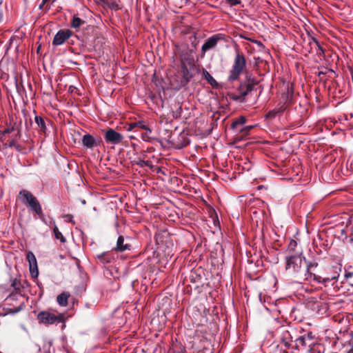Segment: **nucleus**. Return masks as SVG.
Wrapping results in <instances>:
<instances>
[{
	"label": "nucleus",
	"instance_id": "obj_1",
	"mask_svg": "<svg viewBox=\"0 0 353 353\" xmlns=\"http://www.w3.org/2000/svg\"><path fill=\"white\" fill-rule=\"evenodd\" d=\"M19 197L23 203L28 204L37 214H41L42 210L39 201L30 192L23 190L20 191Z\"/></svg>",
	"mask_w": 353,
	"mask_h": 353
},
{
	"label": "nucleus",
	"instance_id": "obj_2",
	"mask_svg": "<svg viewBox=\"0 0 353 353\" xmlns=\"http://www.w3.org/2000/svg\"><path fill=\"white\" fill-rule=\"evenodd\" d=\"M245 57L243 54H237L230 73L229 79L230 81L236 80L245 68Z\"/></svg>",
	"mask_w": 353,
	"mask_h": 353
},
{
	"label": "nucleus",
	"instance_id": "obj_3",
	"mask_svg": "<svg viewBox=\"0 0 353 353\" xmlns=\"http://www.w3.org/2000/svg\"><path fill=\"white\" fill-rule=\"evenodd\" d=\"M37 318L40 323L48 325L64 321V315L63 314H55L48 311L41 312L39 313Z\"/></svg>",
	"mask_w": 353,
	"mask_h": 353
},
{
	"label": "nucleus",
	"instance_id": "obj_4",
	"mask_svg": "<svg viewBox=\"0 0 353 353\" xmlns=\"http://www.w3.org/2000/svg\"><path fill=\"white\" fill-rule=\"evenodd\" d=\"M301 252L296 254L291 255L286 259V270L292 272H298L301 268L303 257Z\"/></svg>",
	"mask_w": 353,
	"mask_h": 353
},
{
	"label": "nucleus",
	"instance_id": "obj_5",
	"mask_svg": "<svg viewBox=\"0 0 353 353\" xmlns=\"http://www.w3.org/2000/svg\"><path fill=\"white\" fill-rule=\"evenodd\" d=\"M71 36V32L68 30H59L54 36L52 44L59 46L63 44Z\"/></svg>",
	"mask_w": 353,
	"mask_h": 353
},
{
	"label": "nucleus",
	"instance_id": "obj_6",
	"mask_svg": "<svg viewBox=\"0 0 353 353\" xmlns=\"http://www.w3.org/2000/svg\"><path fill=\"white\" fill-rule=\"evenodd\" d=\"M105 139L108 143L118 144L122 140V135L114 130L110 129L105 132Z\"/></svg>",
	"mask_w": 353,
	"mask_h": 353
},
{
	"label": "nucleus",
	"instance_id": "obj_7",
	"mask_svg": "<svg viewBox=\"0 0 353 353\" xmlns=\"http://www.w3.org/2000/svg\"><path fill=\"white\" fill-rule=\"evenodd\" d=\"M219 38L216 37H212L206 40L201 48V50L203 53L206 51L214 48L218 42Z\"/></svg>",
	"mask_w": 353,
	"mask_h": 353
},
{
	"label": "nucleus",
	"instance_id": "obj_8",
	"mask_svg": "<svg viewBox=\"0 0 353 353\" xmlns=\"http://www.w3.org/2000/svg\"><path fill=\"white\" fill-rule=\"evenodd\" d=\"M82 143L83 145L88 148H92L97 145L96 140L89 134H87L83 137Z\"/></svg>",
	"mask_w": 353,
	"mask_h": 353
},
{
	"label": "nucleus",
	"instance_id": "obj_9",
	"mask_svg": "<svg viewBox=\"0 0 353 353\" xmlns=\"http://www.w3.org/2000/svg\"><path fill=\"white\" fill-rule=\"evenodd\" d=\"M103 4L112 10H119L120 6L119 4V0H101Z\"/></svg>",
	"mask_w": 353,
	"mask_h": 353
},
{
	"label": "nucleus",
	"instance_id": "obj_10",
	"mask_svg": "<svg viewBox=\"0 0 353 353\" xmlns=\"http://www.w3.org/2000/svg\"><path fill=\"white\" fill-rule=\"evenodd\" d=\"M203 76L204 79L212 86H216L217 82L216 80L211 76V74L205 70L203 71Z\"/></svg>",
	"mask_w": 353,
	"mask_h": 353
},
{
	"label": "nucleus",
	"instance_id": "obj_11",
	"mask_svg": "<svg viewBox=\"0 0 353 353\" xmlns=\"http://www.w3.org/2000/svg\"><path fill=\"white\" fill-rule=\"evenodd\" d=\"M68 296L69 295L68 294L62 293L57 296V301L61 306H66L68 304Z\"/></svg>",
	"mask_w": 353,
	"mask_h": 353
},
{
	"label": "nucleus",
	"instance_id": "obj_12",
	"mask_svg": "<svg viewBox=\"0 0 353 353\" xmlns=\"http://www.w3.org/2000/svg\"><path fill=\"white\" fill-rule=\"evenodd\" d=\"M124 239L122 236H119L117 242V250L119 251H123L128 249V245L123 243Z\"/></svg>",
	"mask_w": 353,
	"mask_h": 353
},
{
	"label": "nucleus",
	"instance_id": "obj_13",
	"mask_svg": "<svg viewBox=\"0 0 353 353\" xmlns=\"http://www.w3.org/2000/svg\"><path fill=\"white\" fill-rule=\"evenodd\" d=\"M245 123V118L244 117H241L236 119H235L232 123V129H238L239 126L243 125Z\"/></svg>",
	"mask_w": 353,
	"mask_h": 353
},
{
	"label": "nucleus",
	"instance_id": "obj_14",
	"mask_svg": "<svg viewBox=\"0 0 353 353\" xmlns=\"http://www.w3.org/2000/svg\"><path fill=\"white\" fill-rule=\"evenodd\" d=\"M30 272L32 277L37 278L39 274L37 263L29 265Z\"/></svg>",
	"mask_w": 353,
	"mask_h": 353
},
{
	"label": "nucleus",
	"instance_id": "obj_15",
	"mask_svg": "<svg viewBox=\"0 0 353 353\" xmlns=\"http://www.w3.org/2000/svg\"><path fill=\"white\" fill-rule=\"evenodd\" d=\"M53 230H54V236L56 239H60V241L62 243L65 242V239L64 238V236H63L61 232L59 230V229L57 226H54Z\"/></svg>",
	"mask_w": 353,
	"mask_h": 353
},
{
	"label": "nucleus",
	"instance_id": "obj_16",
	"mask_svg": "<svg viewBox=\"0 0 353 353\" xmlns=\"http://www.w3.org/2000/svg\"><path fill=\"white\" fill-rule=\"evenodd\" d=\"M134 125H137V129H142L151 132L150 129L145 124L143 121L134 122Z\"/></svg>",
	"mask_w": 353,
	"mask_h": 353
},
{
	"label": "nucleus",
	"instance_id": "obj_17",
	"mask_svg": "<svg viewBox=\"0 0 353 353\" xmlns=\"http://www.w3.org/2000/svg\"><path fill=\"white\" fill-rule=\"evenodd\" d=\"M83 23V21L77 17H74L72 21V27L74 28H79Z\"/></svg>",
	"mask_w": 353,
	"mask_h": 353
},
{
	"label": "nucleus",
	"instance_id": "obj_18",
	"mask_svg": "<svg viewBox=\"0 0 353 353\" xmlns=\"http://www.w3.org/2000/svg\"><path fill=\"white\" fill-rule=\"evenodd\" d=\"M27 260L29 263V265H32V264L34 265V263H37L36 257L34 255V254L31 252H29L27 254Z\"/></svg>",
	"mask_w": 353,
	"mask_h": 353
},
{
	"label": "nucleus",
	"instance_id": "obj_19",
	"mask_svg": "<svg viewBox=\"0 0 353 353\" xmlns=\"http://www.w3.org/2000/svg\"><path fill=\"white\" fill-rule=\"evenodd\" d=\"M35 121L37 124L43 130L46 128L45 122L43 119L41 117H35Z\"/></svg>",
	"mask_w": 353,
	"mask_h": 353
},
{
	"label": "nucleus",
	"instance_id": "obj_20",
	"mask_svg": "<svg viewBox=\"0 0 353 353\" xmlns=\"http://www.w3.org/2000/svg\"><path fill=\"white\" fill-rule=\"evenodd\" d=\"M253 128L252 125L245 126L244 128L239 129V130L241 132L242 136L246 135L249 133L250 130Z\"/></svg>",
	"mask_w": 353,
	"mask_h": 353
},
{
	"label": "nucleus",
	"instance_id": "obj_21",
	"mask_svg": "<svg viewBox=\"0 0 353 353\" xmlns=\"http://www.w3.org/2000/svg\"><path fill=\"white\" fill-rule=\"evenodd\" d=\"M296 245V241L294 240H291L288 245V250L290 251V252L293 253Z\"/></svg>",
	"mask_w": 353,
	"mask_h": 353
},
{
	"label": "nucleus",
	"instance_id": "obj_22",
	"mask_svg": "<svg viewBox=\"0 0 353 353\" xmlns=\"http://www.w3.org/2000/svg\"><path fill=\"white\" fill-rule=\"evenodd\" d=\"M306 279L311 281L312 280L317 281L318 282H320V277L316 276L315 274H313L312 273H308L307 276L306 277Z\"/></svg>",
	"mask_w": 353,
	"mask_h": 353
},
{
	"label": "nucleus",
	"instance_id": "obj_23",
	"mask_svg": "<svg viewBox=\"0 0 353 353\" xmlns=\"http://www.w3.org/2000/svg\"><path fill=\"white\" fill-rule=\"evenodd\" d=\"M150 133L151 132H149L148 130H145V132L141 134L142 139L144 141H148L150 139Z\"/></svg>",
	"mask_w": 353,
	"mask_h": 353
},
{
	"label": "nucleus",
	"instance_id": "obj_24",
	"mask_svg": "<svg viewBox=\"0 0 353 353\" xmlns=\"http://www.w3.org/2000/svg\"><path fill=\"white\" fill-rule=\"evenodd\" d=\"M226 1L232 6H234V5H237V4L240 3L239 0H226Z\"/></svg>",
	"mask_w": 353,
	"mask_h": 353
},
{
	"label": "nucleus",
	"instance_id": "obj_25",
	"mask_svg": "<svg viewBox=\"0 0 353 353\" xmlns=\"http://www.w3.org/2000/svg\"><path fill=\"white\" fill-rule=\"evenodd\" d=\"M65 218L66 219L67 221L70 222V223L74 224V222L73 221V219H72V216H71L70 214H67V215L65 216Z\"/></svg>",
	"mask_w": 353,
	"mask_h": 353
},
{
	"label": "nucleus",
	"instance_id": "obj_26",
	"mask_svg": "<svg viewBox=\"0 0 353 353\" xmlns=\"http://www.w3.org/2000/svg\"><path fill=\"white\" fill-rule=\"evenodd\" d=\"M277 112L271 111L267 114V117H274L276 114Z\"/></svg>",
	"mask_w": 353,
	"mask_h": 353
},
{
	"label": "nucleus",
	"instance_id": "obj_27",
	"mask_svg": "<svg viewBox=\"0 0 353 353\" xmlns=\"http://www.w3.org/2000/svg\"><path fill=\"white\" fill-rule=\"evenodd\" d=\"M137 128V125H134V123H132L129 125L128 130H132Z\"/></svg>",
	"mask_w": 353,
	"mask_h": 353
},
{
	"label": "nucleus",
	"instance_id": "obj_28",
	"mask_svg": "<svg viewBox=\"0 0 353 353\" xmlns=\"http://www.w3.org/2000/svg\"><path fill=\"white\" fill-rule=\"evenodd\" d=\"M10 132V129H7L5 130V133H9Z\"/></svg>",
	"mask_w": 353,
	"mask_h": 353
},
{
	"label": "nucleus",
	"instance_id": "obj_29",
	"mask_svg": "<svg viewBox=\"0 0 353 353\" xmlns=\"http://www.w3.org/2000/svg\"><path fill=\"white\" fill-rule=\"evenodd\" d=\"M82 203H83V204H85V201H82Z\"/></svg>",
	"mask_w": 353,
	"mask_h": 353
},
{
	"label": "nucleus",
	"instance_id": "obj_30",
	"mask_svg": "<svg viewBox=\"0 0 353 353\" xmlns=\"http://www.w3.org/2000/svg\"><path fill=\"white\" fill-rule=\"evenodd\" d=\"M47 0H43V3H45Z\"/></svg>",
	"mask_w": 353,
	"mask_h": 353
}]
</instances>
